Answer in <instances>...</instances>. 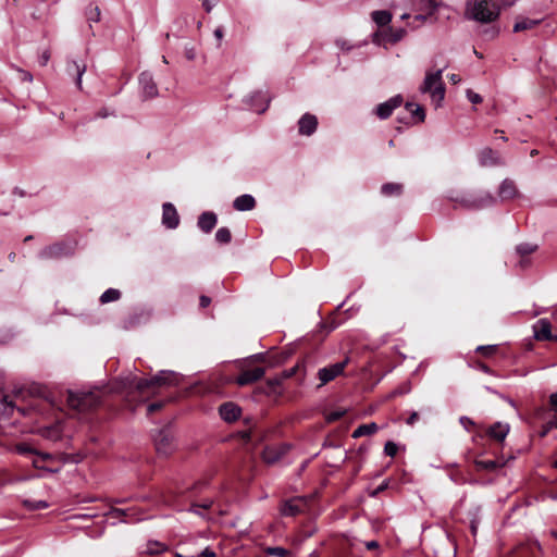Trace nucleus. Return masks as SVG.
<instances>
[{"label": "nucleus", "instance_id": "obj_1", "mask_svg": "<svg viewBox=\"0 0 557 557\" xmlns=\"http://www.w3.org/2000/svg\"><path fill=\"white\" fill-rule=\"evenodd\" d=\"M178 382L180 374L173 371H160L150 380H139L136 375L129 374L110 383L108 393L125 394L126 401L131 403L135 392L143 397H149L156 393V387L177 385Z\"/></svg>", "mask_w": 557, "mask_h": 557}, {"label": "nucleus", "instance_id": "obj_2", "mask_svg": "<svg viewBox=\"0 0 557 557\" xmlns=\"http://www.w3.org/2000/svg\"><path fill=\"white\" fill-rule=\"evenodd\" d=\"M500 9L494 0H467L465 15L482 24L493 23L498 18Z\"/></svg>", "mask_w": 557, "mask_h": 557}, {"label": "nucleus", "instance_id": "obj_3", "mask_svg": "<svg viewBox=\"0 0 557 557\" xmlns=\"http://www.w3.org/2000/svg\"><path fill=\"white\" fill-rule=\"evenodd\" d=\"M100 388L88 392H66V401L71 409L77 413H88L97 409L101 405V398L99 396Z\"/></svg>", "mask_w": 557, "mask_h": 557}, {"label": "nucleus", "instance_id": "obj_4", "mask_svg": "<svg viewBox=\"0 0 557 557\" xmlns=\"http://www.w3.org/2000/svg\"><path fill=\"white\" fill-rule=\"evenodd\" d=\"M443 70L436 72H426L425 78L420 87V91L429 94L432 102L438 107L445 98V85L442 79Z\"/></svg>", "mask_w": 557, "mask_h": 557}, {"label": "nucleus", "instance_id": "obj_5", "mask_svg": "<svg viewBox=\"0 0 557 557\" xmlns=\"http://www.w3.org/2000/svg\"><path fill=\"white\" fill-rule=\"evenodd\" d=\"M495 203L496 198L487 191H482L478 195H467L459 200V205L469 210H480Z\"/></svg>", "mask_w": 557, "mask_h": 557}, {"label": "nucleus", "instance_id": "obj_6", "mask_svg": "<svg viewBox=\"0 0 557 557\" xmlns=\"http://www.w3.org/2000/svg\"><path fill=\"white\" fill-rule=\"evenodd\" d=\"M75 243L72 242H59L50 246H47L39 252L41 259H60L69 257L74 253Z\"/></svg>", "mask_w": 557, "mask_h": 557}, {"label": "nucleus", "instance_id": "obj_7", "mask_svg": "<svg viewBox=\"0 0 557 557\" xmlns=\"http://www.w3.org/2000/svg\"><path fill=\"white\" fill-rule=\"evenodd\" d=\"M349 358L347 357L344 361L334 363L330 367H325L319 370L318 377L321 381V385H324L338 375L343 374L345 367L348 364Z\"/></svg>", "mask_w": 557, "mask_h": 557}, {"label": "nucleus", "instance_id": "obj_8", "mask_svg": "<svg viewBox=\"0 0 557 557\" xmlns=\"http://www.w3.org/2000/svg\"><path fill=\"white\" fill-rule=\"evenodd\" d=\"M289 449L290 445L286 443L267 446L262 453L263 461L268 465H273L286 455Z\"/></svg>", "mask_w": 557, "mask_h": 557}, {"label": "nucleus", "instance_id": "obj_9", "mask_svg": "<svg viewBox=\"0 0 557 557\" xmlns=\"http://www.w3.org/2000/svg\"><path fill=\"white\" fill-rule=\"evenodd\" d=\"M139 85L141 89L143 97L145 99H152L158 96V87L153 81V76L150 72H143L139 77Z\"/></svg>", "mask_w": 557, "mask_h": 557}, {"label": "nucleus", "instance_id": "obj_10", "mask_svg": "<svg viewBox=\"0 0 557 557\" xmlns=\"http://www.w3.org/2000/svg\"><path fill=\"white\" fill-rule=\"evenodd\" d=\"M307 505V500L302 497H296L289 500H286L281 506V515L286 517H295L301 513Z\"/></svg>", "mask_w": 557, "mask_h": 557}, {"label": "nucleus", "instance_id": "obj_11", "mask_svg": "<svg viewBox=\"0 0 557 557\" xmlns=\"http://www.w3.org/2000/svg\"><path fill=\"white\" fill-rule=\"evenodd\" d=\"M479 162L482 166H497L503 165L504 161L499 153L488 147L479 152Z\"/></svg>", "mask_w": 557, "mask_h": 557}, {"label": "nucleus", "instance_id": "obj_12", "mask_svg": "<svg viewBox=\"0 0 557 557\" xmlns=\"http://www.w3.org/2000/svg\"><path fill=\"white\" fill-rule=\"evenodd\" d=\"M162 223L168 228H176L180 224L178 213L171 202H165L162 206Z\"/></svg>", "mask_w": 557, "mask_h": 557}, {"label": "nucleus", "instance_id": "obj_13", "mask_svg": "<svg viewBox=\"0 0 557 557\" xmlns=\"http://www.w3.org/2000/svg\"><path fill=\"white\" fill-rule=\"evenodd\" d=\"M154 445L159 455L168 456L172 451V436L168 431L161 430L154 437Z\"/></svg>", "mask_w": 557, "mask_h": 557}, {"label": "nucleus", "instance_id": "obj_14", "mask_svg": "<svg viewBox=\"0 0 557 557\" xmlns=\"http://www.w3.org/2000/svg\"><path fill=\"white\" fill-rule=\"evenodd\" d=\"M318 127V119L311 113H305L298 121V132L300 135L310 136Z\"/></svg>", "mask_w": 557, "mask_h": 557}, {"label": "nucleus", "instance_id": "obj_15", "mask_svg": "<svg viewBox=\"0 0 557 557\" xmlns=\"http://www.w3.org/2000/svg\"><path fill=\"white\" fill-rule=\"evenodd\" d=\"M87 65L85 62L71 60L66 63V73L75 79L78 89L82 90V77L86 72Z\"/></svg>", "mask_w": 557, "mask_h": 557}, {"label": "nucleus", "instance_id": "obj_16", "mask_svg": "<svg viewBox=\"0 0 557 557\" xmlns=\"http://www.w3.org/2000/svg\"><path fill=\"white\" fill-rule=\"evenodd\" d=\"M405 35H406V29H404V28H398V29L388 28L381 33H376L374 35V42L380 45L382 42V40H387L388 42L395 44V42L401 40L405 37Z\"/></svg>", "mask_w": 557, "mask_h": 557}, {"label": "nucleus", "instance_id": "obj_17", "mask_svg": "<svg viewBox=\"0 0 557 557\" xmlns=\"http://www.w3.org/2000/svg\"><path fill=\"white\" fill-rule=\"evenodd\" d=\"M403 102V98L400 95H397L389 100L379 104L376 107V114L380 119H387L394 111V109L398 108Z\"/></svg>", "mask_w": 557, "mask_h": 557}, {"label": "nucleus", "instance_id": "obj_18", "mask_svg": "<svg viewBox=\"0 0 557 557\" xmlns=\"http://www.w3.org/2000/svg\"><path fill=\"white\" fill-rule=\"evenodd\" d=\"M265 373L264 368L258 367L255 369H246L242 372V374L237 377L236 383L240 386L251 384L258 380H260Z\"/></svg>", "mask_w": 557, "mask_h": 557}, {"label": "nucleus", "instance_id": "obj_19", "mask_svg": "<svg viewBox=\"0 0 557 557\" xmlns=\"http://www.w3.org/2000/svg\"><path fill=\"white\" fill-rule=\"evenodd\" d=\"M221 418L226 422H233L240 416V408L234 403H225L219 409Z\"/></svg>", "mask_w": 557, "mask_h": 557}, {"label": "nucleus", "instance_id": "obj_20", "mask_svg": "<svg viewBox=\"0 0 557 557\" xmlns=\"http://www.w3.org/2000/svg\"><path fill=\"white\" fill-rule=\"evenodd\" d=\"M216 221V214L208 211L199 215L197 225L202 232L210 233L214 228Z\"/></svg>", "mask_w": 557, "mask_h": 557}, {"label": "nucleus", "instance_id": "obj_21", "mask_svg": "<svg viewBox=\"0 0 557 557\" xmlns=\"http://www.w3.org/2000/svg\"><path fill=\"white\" fill-rule=\"evenodd\" d=\"M518 195V189L513 181L506 178L502 182L498 196L502 200H509L515 198Z\"/></svg>", "mask_w": 557, "mask_h": 557}, {"label": "nucleus", "instance_id": "obj_22", "mask_svg": "<svg viewBox=\"0 0 557 557\" xmlns=\"http://www.w3.org/2000/svg\"><path fill=\"white\" fill-rule=\"evenodd\" d=\"M534 336L539 341H550L553 335L550 332V324L547 320L541 319L534 325Z\"/></svg>", "mask_w": 557, "mask_h": 557}, {"label": "nucleus", "instance_id": "obj_23", "mask_svg": "<svg viewBox=\"0 0 557 557\" xmlns=\"http://www.w3.org/2000/svg\"><path fill=\"white\" fill-rule=\"evenodd\" d=\"M269 101V99L264 98L262 91H256L247 99V103L259 113H262L267 110Z\"/></svg>", "mask_w": 557, "mask_h": 557}, {"label": "nucleus", "instance_id": "obj_24", "mask_svg": "<svg viewBox=\"0 0 557 557\" xmlns=\"http://www.w3.org/2000/svg\"><path fill=\"white\" fill-rule=\"evenodd\" d=\"M233 207L237 211H250L256 207V200L251 195H242L233 201Z\"/></svg>", "mask_w": 557, "mask_h": 557}, {"label": "nucleus", "instance_id": "obj_25", "mask_svg": "<svg viewBox=\"0 0 557 557\" xmlns=\"http://www.w3.org/2000/svg\"><path fill=\"white\" fill-rule=\"evenodd\" d=\"M509 432V425L502 422L494 423L487 431L488 435L498 442H503Z\"/></svg>", "mask_w": 557, "mask_h": 557}, {"label": "nucleus", "instance_id": "obj_26", "mask_svg": "<svg viewBox=\"0 0 557 557\" xmlns=\"http://www.w3.org/2000/svg\"><path fill=\"white\" fill-rule=\"evenodd\" d=\"M541 23V20H532L528 17H518L515 25L513 32H524L536 27Z\"/></svg>", "mask_w": 557, "mask_h": 557}, {"label": "nucleus", "instance_id": "obj_27", "mask_svg": "<svg viewBox=\"0 0 557 557\" xmlns=\"http://www.w3.org/2000/svg\"><path fill=\"white\" fill-rule=\"evenodd\" d=\"M436 0H414L413 7L417 11L432 15L437 8Z\"/></svg>", "mask_w": 557, "mask_h": 557}, {"label": "nucleus", "instance_id": "obj_28", "mask_svg": "<svg viewBox=\"0 0 557 557\" xmlns=\"http://www.w3.org/2000/svg\"><path fill=\"white\" fill-rule=\"evenodd\" d=\"M379 430V426L376 423L371 422L368 424H361L359 425L352 433L354 438H358L361 436L372 435Z\"/></svg>", "mask_w": 557, "mask_h": 557}, {"label": "nucleus", "instance_id": "obj_29", "mask_svg": "<svg viewBox=\"0 0 557 557\" xmlns=\"http://www.w3.org/2000/svg\"><path fill=\"white\" fill-rule=\"evenodd\" d=\"M85 15L87 18V22L89 23V27L92 28V23H98L100 21L101 11L98 5L90 4L86 11Z\"/></svg>", "mask_w": 557, "mask_h": 557}, {"label": "nucleus", "instance_id": "obj_30", "mask_svg": "<svg viewBox=\"0 0 557 557\" xmlns=\"http://www.w3.org/2000/svg\"><path fill=\"white\" fill-rule=\"evenodd\" d=\"M282 381L283 380L281 379V376L268 380L267 389H264V393L268 395H281L282 392H281L280 387H281Z\"/></svg>", "mask_w": 557, "mask_h": 557}, {"label": "nucleus", "instance_id": "obj_31", "mask_svg": "<svg viewBox=\"0 0 557 557\" xmlns=\"http://www.w3.org/2000/svg\"><path fill=\"white\" fill-rule=\"evenodd\" d=\"M372 20L380 26L387 25L392 20V14L388 11H373Z\"/></svg>", "mask_w": 557, "mask_h": 557}, {"label": "nucleus", "instance_id": "obj_32", "mask_svg": "<svg viewBox=\"0 0 557 557\" xmlns=\"http://www.w3.org/2000/svg\"><path fill=\"white\" fill-rule=\"evenodd\" d=\"M403 186L396 183H387L381 187V193L385 196L400 195Z\"/></svg>", "mask_w": 557, "mask_h": 557}, {"label": "nucleus", "instance_id": "obj_33", "mask_svg": "<svg viewBox=\"0 0 557 557\" xmlns=\"http://www.w3.org/2000/svg\"><path fill=\"white\" fill-rule=\"evenodd\" d=\"M474 463L478 470L486 471H495L502 467V465L494 460H475Z\"/></svg>", "mask_w": 557, "mask_h": 557}, {"label": "nucleus", "instance_id": "obj_34", "mask_svg": "<svg viewBox=\"0 0 557 557\" xmlns=\"http://www.w3.org/2000/svg\"><path fill=\"white\" fill-rule=\"evenodd\" d=\"M120 297H121V292L119 289L109 288L101 295L100 301L102 304H107V302L115 301V300L120 299Z\"/></svg>", "mask_w": 557, "mask_h": 557}, {"label": "nucleus", "instance_id": "obj_35", "mask_svg": "<svg viewBox=\"0 0 557 557\" xmlns=\"http://www.w3.org/2000/svg\"><path fill=\"white\" fill-rule=\"evenodd\" d=\"M540 549H541L540 544L537 542H533L531 544L523 545V546L519 547L517 554L520 557H525L527 554H530L531 557H533L534 550H540Z\"/></svg>", "mask_w": 557, "mask_h": 557}, {"label": "nucleus", "instance_id": "obj_36", "mask_svg": "<svg viewBox=\"0 0 557 557\" xmlns=\"http://www.w3.org/2000/svg\"><path fill=\"white\" fill-rule=\"evenodd\" d=\"M232 235L231 231L227 227H221L215 233L216 242L221 244H227L231 242Z\"/></svg>", "mask_w": 557, "mask_h": 557}, {"label": "nucleus", "instance_id": "obj_37", "mask_svg": "<svg viewBox=\"0 0 557 557\" xmlns=\"http://www.w3.org/2000/svg\"><path fill=\"white\" fill-rule=\"evenodd\" d=\"M537 249L536 245L524 243L517 246V252L521 257H525L528 255L533 253Z\"/></svg>", "mask_w": 557, "mask_h": 557}, {"label": "nucleus", "instance_id": "obj_38", "mask_svg": "<svg viewBox=\"0 0 557 557\" xmlns=\"http://www.w3.org/2000/svg\"><path fill=\"white\" fill-rule=\"evenodd\" d=\"M406 108L411 112L412 116H418L419 121H424L425 114L422 107L408 102Z\"/></svg>", "mask_w": 557, "mask_h": 557}, {"label": "nucleus", "instance_id": "obj_39", "mask_svg": "<svg viewBox=\"0 0 557 557\" xmlns=\"http://www.w3.org/2000/svg\"><path fill=\"white\" fill-rule=\"evenodd\" d=\"M24 506L27 507L29 510H39L45 509L48 507V504L45 500H30L25 499L23 502Z\"/></svg>", "mask_w": 557, "mask_h": 557}, {"label": "nucleus", "instance_id": "obj_40", "mask_svg": "<svg viewBox=\"0 0 557 557\" xmlns=\"http://www.w3.org/2000/svg\"><path fill=\"white\" fill-rule=\"evenodd\" d=\"M335 45L338 49L345 52H348L352 50L355 47H357L356 45L351 44L348 39L345 38H337L335 40Z\"/></svg>", "mask_w": 557, "mask_h": 557}, {"label": "nucleus", "instance_id": "obj_41", "mask_svg": "<svg viewBox=\"0 0 557 557\" xmlns=\"http://www.w3.org/2000/svg\"><path fill=\"white\" fill-rule=\"evenodd\" d=\"M265 553L271 556H277V557H287L289 556V550L283 548V547H268L265 548Z\"/></svg>", "mask_w": 557, "mask_h": 557}, {"label": "nucleus", "instance_id": "obj_42", "mask_svg": "<svg viewBox=\"0 0 557 557\" xmlns=\"http://www.w3.org/2000/svg\"><path fill=\"white\" fill-rule=\"evenodd\" d=\"M212 504H213L212 500H206L201 504H193L189 511L195 512L199 516H203L202 512H200L198 509L201 508V509L208 510L212 507Z\"/></svg>", "mask_w": 557, "mask_h": 557}, {"label": "nucleus", "instance_id": "obj_43", "mask_svg": "<svg viewBox=\"0 0 557 557\" xmlns=\"http://www.w3.org/2000/svg\"><path fill=\"white\" fill-rule=\"evenodd\" d=\"M108 515H110L112 517H116V518L124 517L123 521L127 522L128 517L131 516V512L127 509L112 508Z\"/></svg>", "mask_w": 557, "mask_h": 557}, {"label": "nucleus", "instance_id": "obj_44", "mask_svg": "<svg viewBox=\"0 0 557 557\" xmlns=\"http://www.w3.org/2000/svg\"><path fill=\"white\" fill-rule=\"evenodd\" d=\"M165 550V546L161 543H149L147 547V552L151 555H158Z\"/></svg>", "mask_w": 557, "mask_h": 557}, {"label": "nucleus", "instance_id": "obj_45", "mask_svg": "<svg viewBox=\"0 0 557 557\" xmlns=\"http://www.w3.org/2000/svg\"><path fill=\"white\" fill-rule=\"evenodd\" d=\"M253 360L259 362H265L269 364V367H274L278 361H274L271 358H269L267 355L263 354H257L251 357Z\"/></svg>", "mask_w": 557, "mask_h": 557}, {"label": "nucleus", "instance_id": "obj_46", "mask_svg": "<svg viewBox=\"0 0 557 557\" xmlns=\"http://www.w3.org/2000/svg\"><path fill=\"white\" fill-rule=\"evenodd\" d=\"M398 447L394 442H387L384 446V451L387 456L394 457L397 454Z\"/></svg>", "mask_w": 557, "mask_h": 557}, {"label": "nucleus", "instance_id": "obj_47", "mask_svg": "<svg viewBox=\"0 0 557 557\" xmlns=\"http://www.w3.org/2000/svg\"><path fill=\"white\" fill-rule=\"evenodd\" d=\"M497 347L495 345L487 346H479L476 350L481 352L483 356H491L496 351Z\"/></svg>", "mask_w": 557, "mask_h": 557}, {"label": "nucleus", "instance_id": "obj_48", "mask_svg": "<svg viewBox=\"0 0 557 557\" xmlns=\"http://www.w3.org/2000/svg\"><path fill=\"white\" fill-rule=\"evenodd\" d=\"M184 55L187 60L193 61L197 57V51L193 46H186L184 49Z\"/></svg>", "mask_w": 557, "mask_h": 557}, {"label": "nucleus", "instance_id": "obj_49", "mask_svg": "<svg viewBox=\"0 0 557 557\" xmlns=\"http://www.w3.org/2000/svg\"><path fill=\"white\" fill-rule=\"evenodd\" d=\"M16 451L23 455L35 454V450L26 444H18L15 447Z\"/></svg>", "mask_w": 557, "mask_h": 557}, {"label": "nucleus", "instance_id": "obj_50", "mask_svg": "<svg viewBox=\"0 0 557 557\" xmlns=\"http://www.w3.org/2000/svg\"><path fill=\"white\" fill-rule=\"evenodd\" d=\"M467 97L474 104L482 102V97L479 94L473 92L471 89L467 90Z\"/></svg>", "mask_w": 557, "mask_h": 557}, {"label": "nucleus", "instance_id": "obj_51", "mask_svg": "<svg viewBox=\"0 0 557 557\" xmlns=\"http://www.w3.org/2000/svg\"><path fill=\"white\" fill-rule=\"evenodd\" d=\"M300 369V367L297 364L293 368H290L289 370H285L282 375H281V379L282 380H285V379H289L292 377L293 375H295L297 373V371Z\"/></svg>", "mask_w": 557, "mask_h": 557}, {"label": "nucleus", "instance_id": "obj_52", "mask_svg": "<svg viewBox=\"0 0 557 557\" xmlns=\"http://www.w3.org/2000/svg\"><path fill=\"white\" fill-rule=\"evenodd\" d=\"M163 502L164 504L169 505V506H176V496L174 493H169L168 495H164V498H163Z\"/></svg>", "mask_w": 557, "mask_h": 557}, {"label": "nucleus", "instance_id": "obj_53", "mask_svg": "<svg viewBox=\"0 0 557 557\" xmlns=\"http://www.w3.org/2000/svg\"><path fill=\"white\" fill-rule=\"evenodd\" d=\"M459 422L467 430H469L470 426L474 425V422L468 417H460Z\"/></svg>", "mask_w": 557, "mask_h": 557}, {"label": "nucleus", "instance_id": "obj_54", "mask_svg": "<svg viewBox=\"0 0 557 557\" xmlns=\"http://www.w3.org/2000/svg\"><path fill=\"white\" fill-rule=\"evenodd\" d=\"M343 414H344V411H333L327 416V421L329 422L337 421L338 419H341L343 417Z\"/></svg>", "mask_w": 557, "mask_h": 557}, {"label": "nucleus", "instance_id": "obj_55", "mask_svg": "<svg viewBox=\"0 0 557 557\" xmlns=\"http://www.w3.org/2000/svg\"><path fill=\"white\" fill-rule=\"evenodd\" d=\"M49 60H50V52L48 50H45L39 58V63H40V65L45 66V65H47Z\"/></svg>", "mask_w": 557, "mask_h": 557}, {"label": "nucleus", "instance_id": "obj_56", "mask_svg": "<svg viewBox=\"0 0 557 557\" xmlns=\"http://www.w3.org/2000/svg\"><path fill=\"white\" fill-rule=\"evenodd\" d=\"M163 405L164 404L162 401L150 404L148 406V412L149 413L156 412V411L160 410L163 407Z\"/></svg>", "mask_w": 557, "mask_h": 557}, {"label": "nucleus", "instance_id": "obj_57", "mask_svg": "<svg viewBox=\"0 0 557 557\" xmlns=\"http://www.w3.org/2000/svg\"><path fill=\"white\" fill-rule=\"evenodd\" d=\"M140 315H143V313H140ZM138 323H139V314H134L127 321L126 327H133V326H135Z\"/></svg>", "mask_w": 557, "mask_h": 557}, {"label": "nucleus", "instance_id": "obj_58", "mask_svg": "<svg viewBox=\"0 0 557 557\" xmlns=\"http://www.w3.org/2000/svg\"><path fill=\"white\" fill-rule=\"evenodd\" d=\"M549 405L552 410L557 411V393L549 396Z\"/></svg>", "mask_w": 557, "mask_h": 557}, {"label": "nucleus", "instance_id": "obj_59", "mask_svg": "<svg viewBox=\"0 0 557 557\" xmlns=\"http://www.w3.org/2000/svg\"><path fill=\"white\" fill-rule=\"evenodd\" d=\"M419 419V414L418 412L413 411L411 412V414L409 416V418L407 419V424L408 425H413L416 421H418Z\"/></svg>", "mask_w": 557, "mask_h": 557}, {"label": "nucleus", "instance_id": "obj_60", "mask_svg": "<svg viewBox=\"0 0 557 557\" xmlns=\"http://www.w3.org/2000/svg\"><path fill=\"white\" fill-rule=\"evenodd\" d=\"M18 72L22 74V79L23 81H26V82H29V83L33 82V75L29 72L21 70V69L18 70Z\"/></svg>", "mask_w": 557, "mask_h": 557}, {"label": "nucleus", "instance_id": "obj_61", "mask_svg": "<svg viewBox=\"0 0 557 557\" xmlns=\"http://www.w3.org/2000/svg\"><path fill=\"white\" fill-rule=\"evenodd\" d=\"M223 36H224V30H223V28H222V27H218V28L214 30V37H215V38L218 39V41H219L218 47H220V42H221V40H222Z\"/></svg>", "mask_w": 557, "mask_h": 557}, {"label": "nucleus", "instance_id": "obj_62", "mask_svg": "<svg viewBox=\"0 0 557 557\" xmlns=\"http://www.w3.org/2000/svg\"><path fill=\"white\" fill-rule=\"evenodd\" d=\"M199 557H215V553L210 548H206L200 553Z\"/></svg>", "mask_w": 557, "mask_h": 557}, {"label": "nucleus", "instance_id": "obj_63", "mask_svg": "<svg viewBox=\"0 0 557 557\" xmlns=\"http://www.w3.org/2000/svg\"><path fill=\"white\" fill-rule=\"evenodd\" d=\"M45 436L49 437V438H55L58 437V433L54 429H48L45 433H44Z\"/></svg>", "mask_w": 557, "mask_h": 557}, {"label": "nucleus", "instance_id": "obj_64", "mask_svg": "<svg viewBox=\"0 0 557 557\" xmlns=\"http://www.w3.org/2000/svg\"><path fill=\"white\" fill-rule=\"evenodd\" d=\"M485 34H486L487 37L494 38L498 34V30L495 27H491V28L485 30Z\"/></svg>", "mask_w": 557, "mask_h": 557}]
</instances>
